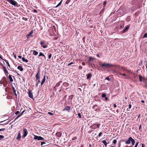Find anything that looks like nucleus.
<instances>
[{
	"label": "nucleus",
	"mask_w": 147,
	"mask_h": 147,
	"mask_svg": "<svg viewBox=\"0 0 147 147\" xmlns=\"http://www.w3.org/2000/svg\"><path fill=\"white\" fill-rule=\"evenodd\" d=\"M132 138L131 137H129L128 138L127 140L125 142V144H129L130 143L131 141Z\"/></svg>",
	"instance_id": "11"
},
{
	"label": "nucleus",
	"mask_w": 147,
	"mask_h": 147,
	"mask_svg": "<svg viewBox=\"0 0 147 147\" xmlns=\"http://www.w3.org/2000/svg\"><path fill=\"white\" fill-rule=\"evenodd\" d=\"M78 115L79 117L80 118H81V114L80 113H78Z\"/></svg>",
	"instance_id": "38"
},
{
	"label": "nucleus",
	"mask_w": 147,
	"mask_h": 147,
	"mask_svg": "<svg viewBox=\"0 0 147 147\" xmlns=\"http://www.w3.org/2000/svg\"><path fill=\"white\" fill-rule=\"evenodd\" d=\"M130 25H128L127 26L125 27V28L122 31L123 33H124L126 32L130 27Z\"/></svg>",
	"instance_id": "5"
},
{
	"label": "nucleus",
	"mask_w": 147,
	"mask_h": 147,
	"mask_svg": "<svg viewBox=\"0 0 147 147\" xmlns=\"http://www.w3.org/2000/svg\"><path fill=\"white\" fill-rule=\"evenodd\" d=\"M22 61H23V62H24L25 61V58L24 57H22Z\"/></svg>",
	"instance_id": "49"
},
{
	"label": "nucleus",
	"mask_w": 147,
	"mask_h": 147,
	"mask_svg": "<svg viewBox=\"0 0 147 147\" xmlns=\"http://www.w3.org/2000/svg\"><path fill=\"white\" fill-rule=\"evenodd\" d=\"M87 79H90L92 77V74L90 73H89L87 76Z\"/></svg>",
	"instance_id": "18"
},
{
	"label": "nucleus",
	"mask_w": 147,
	"mask_h": 147,
	"mask_svg": "<svg viewBox=\"0 0 147 147\" xmlns=\"http://www.w3.org/2000/svg\"><path fill=\"white\" fill-rule=\"evenodd\" d=\"M52 56V54L51 53L49 54L48 55V58L49 59H50Z\"/></svg>",
	"instance_id": "39"
},
{
	"label": "nucleus",
	"mask_w": 147,
	"mask_h": 147,
	"mask_svg": "<svg viewBox=\"0 0 147 147\" xmlns=\"http://www.w3.org/2000/svg\"><path fill=\"white\" fill-rule=\"evenodd\" d=\"M32 51H33V54L34 55H37L38 54V52L37 51H36L35 50H33Z\"/></svg>",
	"instance_id": "19"
},
{
	"label": "nucleus",
	"mask_w": 147,
	"mask_h": 147,
	"mask_svg": "<svg viewBox=\"0 0 147 147\" xmlns=\"http://www.w3.org/2000/svg\"><path fill=\"white\" fill-rule=\"evenodd\" d=\"M124 25H121L120 26V28L121 29H122L124 27Z\"/></svg>",
	"instance_id": "50"
},
{
	"label": "nucleus",
	"mask_w": 147,
	"mask_h": 147,
	"mask_svg": "<svg viewBox=\"0 0 147 147\" xmlns=\"http://www.w3.org/2000/svg\"><path fill=\"white\" fill-rule=\"evenodd\" d=\"M60 84V82L58 83L56 85V86H59Z\"/></svg>",
	"instance_id": "51"
},
{
	"label": "nucleus",
	"mask_w": 147,
	"mask_h": 147,
	"mask_svg": "<svg viewBox=\"0 0 147 147\" xmlns=\"http://www.w3.org/2000/svg\"><path fill=\"white\" fill-rule=\"evenodd\" d=\"M5 61V62L8 65L9 67L10 68V65L9 64V63L8 62V61L7 60H4Z\"/></svg>",
	"instance_id": "26"
},
{
	"label": "nucleus",
	"mask_w": 147,
	"mask_h": 147,
	"mask_svg": "<svg viewBox=\"0 0 147 147\" xmlns=\"http://www.w3.org/2000/svg\"><path fill=\"white\" fill-rule=\"evenodd\" d=\"M102 134V133L101 132H100L98 135V137H100L101 136V135Z\"/></svg>",
	"instance_id": "40"
},
{
	"label": "nucleus",
	"mask_w": 147,
	"mask_h": 147,
	"mask_svg": "<svg viewBox=\"0 0 147 147\" xmlns=\"http://www.w3.org/2000/svg\"><path fill=\"white\" fill-rule=\"evenodd\" d=\"M5 129V128H2V129H0V131H4Z\"/></svg>",
	"instance_id": "42"
},
{
	"label": "nucleus",
	"mask_w": 147,
	"mask_h": 147,
	"mask_svg": "<svg viewBox=\"0 0 147 147\" xmlns=\"http://www.w3.org/2000/svg\"><path fill=\"white\" fill-rule=\"evenodd\" d=\"M12 90L13 91V92L15 95L16 96H17V94L16 93V90H15V88H14V87L13 86H12Z\"/></svg>",
	"instance_id": "25"
},
{
	"label": "nucleus",
	"mask_w": 147,
	"mask_h": 147,
	"mask_svg": "<svg viewBox=\"0 0 147 147\" xmlns=\"http://www.w3.org/2000/svg\"><path fill=\"white\" fill-rule=\"evenodd\" d=\"M82 64L83 65H85V63L84 62H83L82 63Z\"/></svg>",
	"instance_id": "56"
},
{
	"label": "nucleus",
	"mask_w": 147,
	"mask_h": 147,
	"mask_svg": "<svg viewBox=\"0 0 147 147\" xmlns=\"http://www.w3.org/2000/svg\"><path fill=\"white\" fill-rule=\"evenodd\" d=\"M20 115H19L13 121H15V120L17 119H18V118H19L20 117Z\"/></svg>",
	"instance_id": "34"
},
{
	"label": "nucleus",
	"mask_w": 147,
	"mask_h": 147,
	"mask_svg": "<svg viewBox=\"0 0 147 147\" xmlns=\"http://www.w3.org/2000/svg\"><path fill=\"white\" fill-rule=\"evenodd\" d=\"M106 79L107 80H110V78L109 77H107L106 78Z\"/></svg>",
	"instance_id": "53"
},
{
	"label": "nucleus",
	"mask_w": 147,
	"mask_h": 147,
	"mask_svg": "<svg viewBox=\"0 0 147 147\" xmlns=\"http://www.w3.org/2000/svg\"><path fill=\"white\" fill-rule=\"evenodd\" d=\"M113 107L114 108H116L117 107V105L115 104H114L113 105Z\"/></svg>",
	"instance_id": "57"
},
{
	"label": "nucleus",
	"mask_w": 147,
	"mask_h": 147,
	"mask_svg": "<svg viewBox=\"0 0 147 147\" xmlns=\"http://www.w3.org/2000/svg\"><path fill=\"white\" fill-rule=\"evenodd\" d=\"M127 73L128 74V75H127V76L125 77V78H128L129 77V75L131 73V70H127Z\"/></svg>",
	"instance_id": "12"
},
{
	"label": "nucleus",
	"mask_w": 147,
	"mask_h": 147,
	"mask_svg": "<svg viewBox=\"0 0 147 147\" xmlns=\"http://www.w3.org/2000/svg\"><path fill=\"white\" fill-rule=\"evenodd\" d=\"M21 135L20 134V131H19V133L18 134V137L16 139L18 140H19L21 138Z\"/></svg>",
	"instance_id": "16"
},
{
	"label": "nucleus",
	"mask_w": 147,
	"mask_h": 147,
	"mask_svg": "<svg viewBox=\"0 0 147 147\" xmlns=\"http://www.w3.org/2000/svg\"><path fill=\"white\" fill-rule=\"evenodd\" d=\"M105 100H107V99H108V98L107 97H106V96L105 97Z\"/></svg>",
	"instance_id": "63"
},
{
	"label": "nucleus",
	"mask_w": 147,
	"mask_h": 147,
	"mask_svg": "<svg viewBox=\"0 0 147 147\" xmlns=\"http://www.w3.org/2000/svg\"><path fill=\"white\" fill-rule=\"evenodd\" d=\"M23 132L24 133L23 136L25 137L27 136L28 133L27 129L26 128L24 129L23 130Z\"/></svg>",
	"instance_id": "7"
},
{
	"label": "nucleus",
	"mask_w": 147,
	"mask_h": 147,
	"mask_svg": "<svg viewBox=\"0 0 147 147\" xmlns=\"http://www.w3.org/2000/svg\"><path fill=\"white\" fill-rule=\"evenodd\" d=\"M17 69L21 71H23L24 70V69L22 67V66L20 65L18 66L17 67Z\"/></svg>",
	"instance_id": "13"
},
{
	"label": "nucleus",
	"mask_w": 147,
	"mask_h": 147,
	"mask_svg": "<svg viewBox=\"0 0 147 147\" xmlns=\"http://www.w3.org/2000/svg\"><path fill=\"white\" fill-rule=\"evenodd\" d=\"M6 1L13 6H18V3L14 0H7Z\"/></svg>",
	"instance_id": "2"
},
{
	"label": "nucleus",
	"mask_w": 147,
	"mask_h": 147,
	"mask_svg": "<svg viewBox=\"0 0 147 147\" xmlns=\"http://www.w3.org/2000/svg\"><path fill=\"white\" fill-rule=\"evenodd\" d=\"M45 75L44 76L43 79L41 83V85L42 86L44 83L45 82Z\"/></svg>",
	"instance_id": "15"
},
{
	"label": "nucleus",
	"mask_w": 147,
	"mask_h": 147,
	"mask_svg": "<svg viewBox=\"0 0 147 147\" xmlns=\"http://www.w3.org/2000/svg\"><path fill=\"white\" fill-rule=\"evenodd\" d=\"M131 104H129V109H131Z\"/></svg>",
	"instance_id": "55"
},
{
	"label": "nucleus",
	"mask_w": 147,
	"mask_h": 147,
	"mask_svg": "<svg viewBox=\"0 0 147 147\" xmlns=\"http://www.w3.org/2000/svg\"><path fill=\"white\" fill-rule=\"evenodd\" d=\"M62 0H61L57 5L56 6V7H57L59 6H60L61 4V3H62Z\"/></svg>",
	"instance_id": "29"
},
{
	"label": "nucleus",
	"mask_w": 147,
	"mask_h": 147,
	"mask_svg": "<svg viewBox=\"0 0 147 147\" xmlns=\"http://www.w3.org/2000/svg\"><path fill=\"white\" fill-rule=\"evenodd\" d=\"M56 135L57 137H61L62 135V133L61 132H58L56 133Z\"/></svg>",
	"instance_id": "14"
},
{
	"label": "nucleus",
	"mask_w": 147,
	"mask_h": 147,
	"mask_svg": "<svg viewBox=\"0 0 147 147\" xmlns=\"http://www.w3.org/2000/svg\"><path fill=\"white\" fill-rule=\"evenodd\" d=\"M24 62H26L27 63L28 62V60L26 59L25 60Z\"/></svg>",
	"instance_id": "60"
},
{
	"label": "nucleus",
	"mask_w": 147,
	"mask_h": 147,
	"mask_svg": "<svg viewBox=\"0 0 147 147\" xmlns=\"http://www.w3.org/2000/svg\"><path fill=\"white\" fill-rule=\"evenodd\" d=\"M46 144V143L45 142H41V145H42L44 144Z\"/></svg>",
	"instance_id": "47"
},
{
	"label": "nucleus",
	"mask_w": 147,
	"mask_h": 147,
	"mask_svg": "<svg viewBox=\"0 0 147 147\" xmlns=\"http://www.w3.org/2000/svg\"><path fill=\"white\" fill-rule=\"evenodd\" d=\"M106 96V95L105 94H102V98L105 97Z\"/></svg>",
	"instance_id": "37"
},
{
	"label": "nucleus",
	"mask_w": 147,
	"mask_h": 147,
	"mask_svg": "<svg viewBox=\"0 0 147 147\" xmlns=\"http://www.w3.org/2000/svg\"><path fill=\"white\" fill-rule=\"evenodd\" d=\"M33 31L32 30L29 33V35L30 36H32V35L33 34Z\"/></svg>",
	"instance_id": "32"
},
{
	"label": "nucleus",
	"mask_w": 147,
	"mask_h": 147,
	"mask_svg": "<svg viewBox=\"0 0 147 147\" xmlns=\"http://www.w3.org/2000/svg\"><path fill=\"white\" fill-rule=\"evenodd\" d=\"M29 36H30V35L29 34H28L27 35V38H28L29 37Z\"/></svg>",
	"instance_id": "61"
},
{
	"label": "nucleus",
	"mask_w": 147,
	"mask_h": 147,
	"mask_svg": "<svg viewBox=\"0 0 147 147\" xmlns=\"http://www.w3.org/2000/svg\"><path fill=\"white\" fill-rule=\"evenodd\" d=\"M97 105H95L93 106L92 108L93 109H95V111H96L97 110Z\"/></svg>",
	"instance_id": "23"
},
{
	"label": "nucleus",
	"mask_w": 147,
	"mask_h": 147,
	"mask_svg": "<svg viewBox=\"0 0 147 147\" xmlns=\"http://www.w3.org/2000/svg\"><path fill=\"white\" fill-rule=\"evenodd\" d=\"M141 125H140L139 126V130H141Z\"/></svg>",
	"instance_id": "59"
},
{
	"label": "nucleus",
	"mask_w": 147,
	"mask_h": 147,
	"mask_svg": "<svg viewBox=\"0 0 147 147\" xmlns=\"http://www.w3.org/2000/svg\"><path fill=\"white\" fill-rule=\"evenodd\" d=\"M70 110V107L69 106H66L65 108L63 110V111H67L68 112Z\"/></svg>",
	"instance_id": "10"
},
{
	"label": "nucleus",
	"mask_w": 147,
	"mask_h": 147,
	"mask_svg": "<svg viewBox=\"0 0 147 147\" xmlns=\"http://www.w3.org/2000/svg\"><path fill=\"white\" fill-rule=\"evenodd\" d=\"M3 65V70L4 71L5 74L6 76H7L8 74V72L5 67Z\"/></svg>",
	"instance_id": "8"
},
{
	"label": "nucleus",
	"mask_w": 147,
	"mask_h": 147,
	"mask_svg": "<svg viewBox=\"0 0 147 147\" xmlns=\"http://www.w3.org/2000/svg\"><path fill=\"white\" fill-rule=\"evenodd\" d=\"M14 58L16 59V54H14Z\"/></svg>",
	"instance_id": "62"
},
{
	"label": "nucleus",
	"mask_w": 147,
	"mask_h": 147,
	"mask_svg": "<svg viewBox=\"0 0 147 147\" xmlns=\"http://www.w3.org/2000/svg\"><path fill=\"white\" fill-rule=\"evenodd\" d=\"M147 38V33H145L143 36V38Z\"/></svg>",
	"instance_id": "33"
},
{
	"label": "nucleus",
	"mask_w": 147,
	"mask_h": 147,
	"mask_svg": "<svg viewBox=\"0 0 147 147\" xmlns=\"http://www.w3.org/2000/svg\"><path fill=\"white\" fill-rule=\"evenodd\" d=\"M99 65L100 66L102 67H105L107 68H110L113 66V65L109 63H100Z\"/></svg>",
	"instance_id": "1"
},
{
	"label": "nucleus",
	"mask_w": 147,
	"mask_h": 147,
	"mask_svg": "<svg viewBox=\"0 0 147 147\" xmlns=\"http://www.w3.org/2000/svg\"><path fill=\"white\" fill-rule=\"evenodd\" d=\"M8 78L9 79L10 81L11 82H12L13 81V80L11 75H9L8 76Z\"/></svg>",
	"instance_id": "22"
},
{
	"label": "nucleus",
	"mask_w": 147,
	"mask_h": 147,
	"mask_svg": "<svg viewBox=\"0 0 147 147\" xmlns=\"http://www.w3.org/2000/svg\"><path fill=\"white\" fill-rule=\"evenodd\" d=\"M102 142L104 144L105 146L106 147L107 146V144L109 143H107L105 140H104L102 141Z\"/></svg>",
	"instance_id": "20"
},
{
	"label": "nucleus",
	"mask_w": 147,
	"mask_h": 147,
	"mask_svg": "<svg viewBox=\"0 0 147 147\" xmlns=\"http://www.w3.org/2000/svg\"><path fill=\"white\" fill-rule=\"evenodd\" d=\"M40 68H38L37 70V73L36 74H38V75H39L40 74Z\"/></svg>",
	"instance_id": "31"
},
{
	"label": "nucleus",
	"mask_w": 147,
	"mask_h": 147,
	"mask_svg": "<svg viewBox=\"0 0 147 147\" xmlns=\"http://www.w3.org/2000/svg\"><path fill=\"white\" fill-rule=\"evenodd\" d=\"M138 142H137V143H136V145L135 146H134V147H137V146L138 145Z\"/></svg>",
	"instance_id": "48"
},
{
	"label": "nucleus",
	"mask_w": 147,
	"mask_h": 147,
	"mask_svg": "<svg viewBox=\"0 0 147 147\" xmlns=\"http://www.w3.org/2000/svg\"><path fill=\"white\" fill-rule=\"evenodd\" d=\"M89 59L88 60V62H90L92 61H93L94 60V58L92 56L89 57Z\"/></svg>",
	"instance_id": "17"
},
{
	"label": "nucleus",
	"mask_w": 147,
	"mask_h": 147,
	"mask_svg": "<svg viewBox=\"0 0 147 147\" xmlns=\"http://www.w3.org/2000/svg\"><path fill=\"white\" fill-rule=\"evenodd\" d=\"M123 75L124 76H127V75L126 74L124 73V74H123Z\"/></svg>",
	"instance_id": "58"
},
{
	"label": "nucleus",
	"mask_w": 147,
	"mask_h": 147,
	"mask_svg": "<svg viewBox=\"0 0 147 147\" xmlns=\"http://www.w3.org/2000/svg\"><path fill=\"white\" fill-rule=\"evenodd\" d=\"M48 114L51 115H53V114L52 113H51V112H49L48 113Z\"/></svg>",
	"instance_id": "44"
},
{
	"label": "nucleus",
	"mask_w": 147,
	"mask_h": 147,
	"mask_svg": "<svg viewBox=\"0 0 147 147\" xmlns=\"http://www.w3.org/2000/svg\"><path fill=\"white\" fill-rule=\"evenodd\" d=\"M28 96L29 97L33 98V95L32 92L31 90H29V92L28 93Z\"/></svg>",
	"instance_id": "9"
},
{
	"label": "nucleus",
	"mask_w": 147,
	"mask_h": 147,
	"mask_svg": "<svg viewBox=\"0 0 147 147\" xmlns=\"http://www.w3.org/2000/svg\"><path fill=\"white\" fill-rule=\"evenodd\" d=\"M18 57L19 58H22V56H18Z\"/></svg>",
	"instance_id": "64"
},
{
	"label": "nucleus",
	"mask_w": 147,
	"mask_h": 147,
	"mask_svg": "<svg viewBox=\"0 0 147 147\" xmlns=\"http://www.w3.org/2000/svg\"><path fill=\"white\" fill-rule=\"evenodd\" d=\"M122 75V74L120 73L119 72H118V74H117V75L118 76H119L120 75Z\"/></svg>",
	"instance_id": "43"
},
{
	"label": "nucleus",
	"mask_w": 147,
	"mask_h": 147,
	"mask_svg": "<svg viewBox=\"0 0 147 147\" xmlns=\"http://www.w3.org/2000/svg\"><path fill=\"white\" fill-rule=\"evenodd\" d=\"M20 113L19 111H17L15 113V114L16 115H17Z\"/></svg>",
	"instance_id": "46"
},
{
	"label": "nucleus",
	"mask_w": 147,
	"mask_h": 147,
	"mask_svg": "<svg viewBox=\"0 0 147 147\" xmlns=\"http://www.w3.org/2000/svg\"><path fill=\"white\" fill-rule=\"evenodd\" d=\"M106 3H107V1H105L103 3V5L104 7H105V6L106 4Z\"/></svg>",
	"instance_id": "41"
},
{
	"label": "nucleus",
	"mask_w": 147,
	"mask_h": 147,
	"mask_svg": "<svg viewBox=\"0 0 147 147\" xmlns=\"http://www.w3.org/2000/svg\"><path fill=\"white\" fill-rule=\"evenodd\" d=\"M100 125V123L97 124L96 125L95 124H94L91 126L90 127L92 129H95L97 127L99 128Z\"/></svg>",
	"instance_id": "6"
},
{
	"label": "nucleus",
	"mask_w": 147,
	"mask_h": 147,
	"mask_svg": "<svg viewBox=\"0 0 147 147\" xmlns=\"http://www.w3.org/2000/svg\"><path fill=\"white\" fill-rule=\"evenodd\" d=\"M45 41H41L40 44L41 47L43 48H45L47 47L48 46L46 45H45Z\"/></svg>",
	"instance_id": "4"
},
{
	"label": "nucleus",
	"mask_w": 147,
	"mask_h": 147,
	"mask_svg": "<svg viewBox=\"0 0 147 147\" xmlns=\"http://www.w3.org/2000/svg\"><path fill=\"white\" fill-rule=\"evenodd\" d=\"M117 141L116 140H114L113 141V143L115 144L117 143Z\"/></svg>",
	"instance_id": "35"
},
{
	"label": "nucleus",
	"mask_w": 147,
	"mask_h": 147,
	"mask_svg": "<svg viewBox=\"0 0 147 147\" xmlns=\"http://www.w3.org/2000/svg\"><path fill=\"white\" fill-rule=\"evenodd\" d=\"M131 142L132 143V145H134L135 143V140L133 139L132 138Z\"/></svg>",
	"instance_id": "27"
},
{
	"label": "nucleus",
	"mask_w": 147,
	"mask_h": 147,
	"mask_svg": "<svg viewBox=\"0 0 147 147\" xmlns=\"http://www.w3.org/2000/svg\"><path fill=\"white\" fill-rule=\"evenodd\" d=\"M44 55V54L40 52L39 53V54L38 55V56L40 57L41 56H43Z\"/></svg>",
	"instance_id": "30"
},
{
	"label": "nucleus",
	"mask_w": 147,
	"mask_h": 147,
	"mask_svg": "<svg viewBox=\"0 0 147 147\" xmlns=\"http://www.w3.org/2000/svg\"><path fill=\"white\" fill-rule=\"evenodd\" d=\"M70 1V0H67L65 2V4H69V3Z\"/></svg>",
	"instance_id": "36"
},
{
	"label": "nucleus",
	"mask_w": 147,
	"mask_h": 147,
	"mask_svg": "<svg viewBox=\"0 0 147 147\" xmlns=\"http://www.w3.org/2000/svg\"><path fill=\"white\" fill-rule=\"evenodd\" d=\"M34 140H44V138L40 136H38L36 135L34 136Z\"/></svg>",
	"instance_id": "3"
},
{
	"label": "nucleus",
	"mask_w": 147,
	"mask_h": 147,
	"mask_svg": "<svg viewBox=\"0 0 147 147\" xmlns=\"http://www.w3.org/2000/svg\"><path fill=\"white\" fill-rule=\"evenodd\" d=\"M33 11L34 12H35V13H37V10H36V9H34L33 10Z\"/></svg>",
	"instance_id": "54"
},
{
	"label": "nucleus",
	"mask_w": 147,
	"mask_h": 147,
	"mask_svg": "<svg viewBox=\"0 0 147 147\" xmlns=\"http://www.w3.org/2000/svg\"><path fill=\"white\" fill-rule=\"evenodd\" d=\"M73 64V63L72 62H71V63H69L68 64V65H71V64Z\"/></svg>",
	"instance_id": "52"
},
{
	"label": "nucleus",
	"mask_w": 147,
	"mask_h": 147,
	"mask_svg": "<svg viewBox=\"0 0 147 147\" xmlns=\"http://www.w3.org/2000/svg\"><path fill=\"white\" fill-rule=\"evenodd\" d=\"M2 81L4 82H7V79L5 77H3L2 79Z\"/></svg>",
	"instance_id": "21"
},
{
	"label": "nucleus",
	"mask_w": 147,
	"mask_h": 147,
	"mask_svg": "<svg viewBox=\"0 0 147 147\" xmlns=\"http://www.w3.org/2000/svg\"><path fill=\"white\" fill-rule=\"evenodd\" d=\"M25 112V110H24L23 111H22V113H21V114L20 115V116H21L23 113Z\"/></svg>",
	"instance_id": "45"
},
{
	"label": "nucleus",
	"mask_w": 147,
	"mask_h": 147,
	"mask_svg": "<svg viewBox=\"0 0 147 147\" xmlns=\"http://www.w3.org/2000/svg\"><path fill=\"white\" fill-rule=\"evenodd\" d=\"M139 80L140 82H142V76L140 75H139Z\"/></svg>",
	"instance_id": "28"
},
{
	"label": "nucleus",
	"mask_w": 147,
	"mask_h": 147,
	"mask_svg": "<svg viewBox=\"0 0 147 147\" xmlns=\"http://www.w3.org/2000/svg\"><path fill=\"white\" fill-rule=\"evenodd\" d=\"M35 77L36 80H38L40 78L39 75H38V74H36L35 76Z\"/></svg>",
	"instance_id": "24"
}]
</instances>
